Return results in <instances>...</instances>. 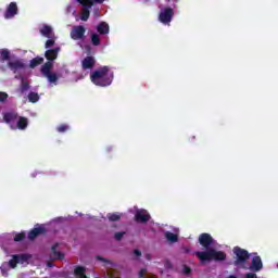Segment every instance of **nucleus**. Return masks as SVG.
Masks as SVG:
<instances>
[{
    "instance_id": "a878e982",
    "label": "nucleus",
    "mask_w": 278,
    "mask_h": 278,
    "mask_svg": "<svg viewBox=\"0 0 278 278\" xmlns=\"http://www.w3.org/2000/svg\"><path fill=\"white\" fill-rule=\"evenodd\" d=\"M165 238L166 240H168V242H173V243L179 242V236L170 231L165 232Z\"/></svg>"
},
{
    "instance_id": "49530a36",
    "label": "nucleus",
    "mask_w": 278,
    "mask_h": 278,
    "mask_svg": "<svg viewBox=\"0 0 278 278\" xmlns=\"http://www.w3.org/2000/svg\"><path fill=\"white\" fill-rule=\"evenodd\" d=\"M228 278H237L235 275L229 276Z\"/></svg>"
},
{
    "instance_id": "4c0bfd02",
    "label": "nucleus",
    "mask_w": 278,
    "mask_h": 278,
    "mask_svg": "<svg viewBox=\"0 0 278 278\" xmlns=\"http://www.w3.org/2000/svg\"><path fill=\"white\" fill-rule=\"evenodd\" d=\"M53 45H55V40H53V39H48V40L46 41L45 47H46L47 49H51V47H53Z\"/></svg>"
},
{
    "instance_id": "f3484780",
    "label": "nucleus",
    "mask_w": 278,
    "mask_h": 278,
    "mask_svg": "<svg viewBox=\"0 0 278 278\" xmlns=\"http://www.w3.org/2000/svg\"><path fill=\"white\" fill-rule=\"evenodd\" d=\"M97 31L101 36H105L108 34H110V25H108V23H105V22H101L97 26Z\"/></svg>"
},
{
    "instance_id": "393cba45",
    "label": "nucleus",
    "mask_w": 278,
    "mask_h": 278,
    "mask_svg": "<svg viewBox=\"0 0 278 278\" xmlns=\"http://www.w3.org/2000/svg\"><path fill=\"white\" fill-rule=\"evenodd\" d=\"M90 42L93 47H99V45H101V36L97 33H92L90 35Z\"/></svg>"
},
{
    "instance_id": "6e6552de",
    "label": "nucleus",
    "mask_w": 278,
    "mask_h": 278,
    "mask_svg": "<svg viewBox=\"0 0 278 278\" xmlns=\"http://www.w3.org/2000/svg\"><path fill=\"white\" fill-rule=\"evenodd\" d=\"M16 14H18V5L16 4V2H11L7 7V10L4 12V18H7V21L10 18H14Z\"/></svg>"
},
{
    "instance_id": "0eeeda50",
    "label": "nucleus",
    "mask_w": 278,
    "mask_h": 278,
    "mask_svg": "<svg viewBox=\"0 0 278 278\" xmlns=\"http://www.w3.org/2000/svg\"><path fill=\"white\" fill-rule=\"evenodd\" d=\"M8 67L10 68V71H12L13 73H18V71H25V68L27 67V65L25 64V62H23V60L17 59L15 61H9L8 62Z\"/></svg>"
},
{
    "instance_id": "7c9ffc66",
    "label": "nucleus",
    "mask_w": 278,
    "mask_h": 278,
    "mask_svg": "<svg viewBox=\"0 0 278 278\" xmlns=\"http://www.w3.org/2000/svg\"><path fill=\"white\" fill-rule=\"evenodd\" d=\"M46 77L48 78V81H50V84H55V81H58V74L50 72L49 74H46Z\"/></svg>"
},
{
    "instance_id": "c9c22d12",
    "label": "nucleus",
    "mask_w": 278,
    "mask_h": 278,
    "mask_svg": "<svg viewBox=\"0 0 278 278\" xmlns=\"http://www.w3.org/2000/svg\"><path fill=\"white\" fill-rule=\"evenodd\" d=\"M8 93L0 91V103H5V101H8Z\"/></svg>"
},
{
    "instance_id": "2eb2a0df",
    "label": "nucleus",
    "mask_w": 278,
    "mask_h": 278,
    "mask_svg": "<svg viewBox=\"0 0 278 278\" xmlns=\"http://www.w3.org/2000/svg\"><path fill=\"white\" fill-rule=\"evenodd\" d=\"M3 121L8 125H10V123H14V122L18 121V113H16V112L4 113L3 114Z\"/></svg>"
},
{
    "instance_id": "39448f33",
    "label": "nucleus",
    "mask_w": 278,
    "mask_h": 278,
    "mask_svg": "<svg viewBox=\"0 0 278 278\" xmlns=\"http://www.w3.org/2000/svg\"><path fill=\"white\" fill-rule=\"evenodd\" d=\"M86 36V27L83 25L74 26L71 30L72 40H83Z\"/></svg>"
},
{
    "instance_id": "58836bf2",
    "label": "nucleus",
    "mask_w": 278,
    "mask_h": 278,
    "mask_svg": "<svg viewBox=\"0 0 278 278\" xmlns=\"http://www.w3.org/2000/svg\"><path fill=\"white\" fill-rule=\"evenodd\" d=\"M96 260H98L99 262H104V264H110V260L103 257V256H96Z\"/></svg>"
},
{
    "instance_id": "a211bd4d",
    "label": "nucleus",
    "mask_w": 278,
    "mask_h": 278,
    "mask_svg": "<svg viewBox=\"0 0 278 278\" xmlns=\"http://www.w3.org/2000/svg\"><path fill=\"white\" fill-rule=\"evenodd\" d=\"M58 247H60V243H54L51 248L52 258L53 260H64V253L58 251Z\"/></svg>"
},
{
    "instance_id": "c756f323",
    "label": "nucleus",
    "mask_w": 278,
    "mask_h": 278,
    "mask_svg": "<svg viewBox=\"0 0 278 278\" xmlns=\"http://www.w3.org/2000/svg\"><path fill=\"white\" fill-rule=\"evenodd\" d=\"M17 256L18 264H25L29 260V255L27 254H15Z\"/></svg>"
},
{
    "instance_id": "b1692460",
    "label": "nucleus",
    "mask_w": 278,
    "mask_h": 278,
    "mask_svg": "<svg viewBox=\"0 0 278 278\" xmlns=\"http://www.w3.org/2000/svg\"><path fill=\"white\" fill-rule=\"evenodd\" d=\"M90 8L92 7L83 5L81 15H80L81 21H88V18H90Z\"/></svg>"
},
{
    "instance_id": "de8ad7c7",
    "label": "nucleus",
    "mask_w": 278,
    "mask_h": 278,
    "mask_svg": "<svg viewBox=\"0 0 278 278\" xmlns=\"http://www.w3.org/2000/svg\"><path fill=\"white\" fill-rule=\"evenodd\" d=\"M166 1L170 2V0H166Z\"/></svg>"
},
{
    "instance_id": "c85d7f7f",
    "label": "nucleus",
    "mask_w": 278,
    "mask_h": 278,
    "mask_svg": "<svg viewBox=\"0 0 278 278\" xmlns=\"http://www.w3.org/2000/svg\"><path fill=\"white\" fill-rule=\"evenodd\" d=\"M106 216L111 223H116V222L121 220L119 213H109Z\"/></svg>"
},
{
    "instance_id": "9b49d317",
    "label": "nucleus",
    "mask_w": 278,
    "mask_h": 278,
    "mask_svg": "<svg viewBox=\"0 0 278 278\" xmlns=\"http://www.w3.org/2000/svg\"><path fill=\"white\" fill-rule=\"evenodd\" d=\"M135 220L137 223H149V220H151V215H149L147 211H137Z\"/></svg>"
},
{
    "instance_id": "2f4dec72",
    "label": "nucleus",
    "mask_w": 278,
    "mask_h": 278,
    "mask_svg": "<svg viewBox=\"0 0 278 278\" xmlns=\"http://www.w3.org/2000/svg\"><path fill=\"white\" fill-rule=\"evenodd\" d=\"M17 264H18V256H16L15 254L13 255L12 260L9 261V266L10 268H16Z\"/></svg>"
},
{
    "instance_id": "473e14b6",
    "label": "nucleus",
    "mask_w": 278,
    "mask_h": 278,
    "mask_svg": "<svg viewBox=\"0 0 278 278\" xmlns=\"http://www.w3.org/2000/svg\"><path fill=\"white\" fill-rule=\"evenodd\" d=\"M14 242H23L25 240V232H20L13 238Z\"/></svg>"
},
{
    "instance_id": "7ed1b4c3",
    "label": "nucleus",
    "mask_w": 278,
    "mask_h": 278,
    "mask_svg": "<svg viewBox=\"0 0 278 278\" xmlns=\"http://www.w3.org/2000/svg\"><path fill=\"white\" fill-rule=\"evenodd\" d=\"M232 253H233V265L235 266H244V264H247L248 260H251V254L249 253V251L240 248V247H235L232 249Z\"/></svg>"
},
{
    "instance_id": "aec40b11",
    "label": "nucleus",
    "mask_w": 278,
    "mask_h": 278,
    "mask_svg": "<svg viewBox=\"0 0 278 278\" xmlns=\"http://www.w3.org/2000/svg\"><path fill=\"white\" fill-rule=\"evenodd\" d=\"M74 275L78 278H88V276H86V267L84 266H76L74 269Z\"/></svg>"
},
{
    "instance_id": "dca6fc26",
    "label": "nucleus",
    "mask_w": 278,
    "mask_h": 278,
    "mask_svg": "<svg viewBox=\"0 0 278 278\" xmlns=\"http://www.w3.org/2000/svg\"><path fill=\"white\" fill-rule=\"evenodd\" d=\"M17 124L14 129H20L21 131H24V129H27V126L29 125V119L27 117L20 116L17 117Z\"/></svg>"
},
{
    "instance_id": "cd10ccee",
    "label": "nucleus",
    "mask_w": 278,
    "mask_h": 278,
    "mask_svg": "<svg viewBox=\"0 0 278 278\" xmlns=\"http://www.w3.org/2000/svg\"><path fill=\"white\" fill-rule=\"evenodd\" d=\"M28 101L29 103H38V101H40V96L38 92L30 91L28 93Z\"/></svg>"
},
{
    "instance_id": "f704fd0d",
    "label": "nucleus",
    "mask_w": 278,
    "mask_h": 278,
    "mask_svg": "<svg viewBox=\"0 0 278 278\" xmlns=\"http://www.w3.org/2000/svg\"><path fill=\"white\" fill-rule=\"evenodd\" d=\"M125 231H119V232H115L114 235V239L117 240V242H121V240H123V237L125 236Z\"/></svg>"
},
{
    "instance_id": "5701e85b",
    "label": "nucleus",
    "mask_w": 278,
    "mask_h": 278,
    "mask_svg": "<svg viewBox=\"0 0 278 278\" xmlns=\"http://www.w3.org/2000/svg\"><path fill=\"white\" fill-rule=\"evenodd\" d=\"M80 5H88V8H92L94 3H103L105 0H76Z\"/></svg>"
},
{
    "instance_id": "bb28decb",
    "label": "nucleus",
    "mask_w": 278,
    "mask_h": 278,
    "mask_svg": "<svg viewBox=\"0 0 278 278\" xmlns=\"http://www.w3.org/2000/svg\"><path fill=\"white\" fill-rule=\"evenodd\" d=\"M10 60V50L0 49V62H8Z\"/></svg>"
},
{
    "instance_id": "f257e3e1",
    "label": "nucleus",
    "mask_w": 278,
    "mask_h": 278,
    "mask_svg": "<svg viewBox=\"0 0 278 278\" xmlns=\"http://www.w3.org/2000/svg\"><path fill=\"white\" fill-rule=\"evenodd\" d=\"M110 73V67L103 66L98 71H94L90 75V79L94 86H101L105 88L112 84V76L108 75Z\"/></svg>"
},
{
    "instance_id": "412c9836",
    "label": "nucleus",
    "mask_w": 278,
    "mask_h": 278,
    "mask_svg": "<svg viewBox=\"0 0 278 278\" xmlns=\"http://www.w3.org/2000/svg\"><path fill=\"white\" fill-rule=\"evenodd\" d=\"M41 36H45V38H51V34H53V28L49 25H43L42 28H40Z\"/></svg>"
},
{
    "instance_id": "1a4fd4ad",
    "label": "nucleus",
    "mask_w": 278,
    "mask_h": 278,
    "mask_svg": "<svg viewBox=\"0 0 278 278\" xmlns=\"http://www.w3.org/2000/svg\"><path fill=\"white\" fill-rule=\"evenodd\" d=\"M264 268V264L262 263V257L254 256L252 258V264L250 266V270H253L254 273H260Z\"/></svg>"
},
{
    "instance_id": "c03bdc74",
    "label": "nucleus",
    "mask_w": 278,
    "mask_h": 278,
    "mask_svg": "<svg viewBox=\"0 0 278 278\" xmlns=\"http://www.w3.org/2000/svg\"><path fill=\"white\" fill-rule=\"evenodd\" d=\"M1 273H2V277H8V270L2 269Z\"/></svg>"
},
{
    "instance_id": "79ce46f5",
    "label": "nucleus",
    "mask_w": 278,
    "mask_h": 278,
    "mask_svg": "<svg viewBox=\"0 0 278 278\" xmlns=\"http://www.w3.org/2000/svg\"><path fill=\"white\" fill-rule=\"evenodd\" d=\"M134 254L137 256V257H140L142 255V252H140V250H134Z\"/></svg>"
},
{
    "instance_id": "4468645a",
    "label": "nucleus",
    "mask_w": 278,
    "mask_h": 278,
    "mask_svg": "<svg viewBox=\"0 0 278 278\" xmlns=\"http://www.w3.org/2000/svg\"><path fill=\"white\" fill-rule=\"evenodd\" d=\"M30 88H31V86L29 85V81L25 80V78L22 77V81L17 89L20 97H23V94H25V92H28V90H30Z\"/></svg>"
},
{
    "instance_id": "9d476101",
    "label": "nucleus",
    "mask_w": 278,
    "mask_h": 278,
    "mask_svg": "<svg viewBox=\"0 0 278 278\" xmlns=\"http://www.w3.org/2000/svg\"><path fill=\"white\" fill-rule=\"evenodd\" d=\"M42 233H47V228L41 226L36 227L28 232V240H36Z\"/></svg>"
},
{
    "instance_id": "6ab92c4d",
    "label": "nucleus",
    "mask_w": 278,
    "mask_h": 278,
    "mask_svg": "<svg viewBox=\"0 0 278 278\" xmlns=\"http://www.w3.org/2000/svg\"><path fill=\"white\" fill-rule=\"evenodd\" d=\"M52 68H53V62L48 61V62H46V63L41 66L40 71H41L42 75L46 77V75H49V73H51V70H52Z\"/></svg>"
},
{
    "instance_id": "20e7f679",
    "label": "nucleus",
    "mask_w": 278,
    "mask_h": 278,
    "mask_svg": "<svg viewBox=\"0 0 278 278\" xmlns=\"http://www.w3.org/2000/svg\"><path fill=\"white\" fill-rule=\"evenodd\" d=\"M173 16H175V11L173 10V8L168 7L161 10L159 14V21L160 23H163V25H170Z\"/></svg>"
},
{
    "instance_id": "423d86ee",
    "label": "nucleus",
    "mask_w": 278,
    "mask_h": 278,
    "mask_svg": "<svg viewBox=\"0 0 278 278\" xmlns=\"http://www.w3.org/2000/svg\"><path fill=\"white\" fill-rule=\"evenodd\" d=\"M199 242H200L201 247H203L207 251V250H210L212 244H214V238H212V235H210L207 232H203L199 236Z\"/></svg>"
},
{
    "instance_id": "72a5a7b5",
    "label": "nucleus",
    "mask_w": 278,
    "mask_h": 278,
    "mask_svg": "<svg viewBox=\"0 0 278 278\" xmlns=\"http://www.w3.org/2000/svg\"><path fill=\"white\" fill-rule=\"evenodd\" d=\"M56 130L59 131V134H64V132L68 131V125H65V124L60 125V126H58Z\"/></svg>"
},
{
    "instance_id": "4be33fe9",
    "label": "nucleus",
    "mask_w": 278,
    "mask_h": 278,
    "mask_svg": "<svg viewBox=\"0 0 278 278\" xmlns=\"http://www.w3.org/2000/svg\"><path fill=\"white\" fill-rule=\"evenodd\" d=\"M45 63V58L42 56H36L33 60H30L29 68H36L37 66H40V64Z\"/></svg>"
},
{
    "instance_id": "ea45409f",
    "label": "nucleus",
    "mask_w": 278,
    "mask_h": 278,
    "mask_svg": "<svg viewBox=\"0 0 278 278\" xmlns=\"http://www.w3.org/2000/svg\"><path fill=\"white\" fill-rule=\"evenodd\" d=\"M144 275H147V268L140 269L139 273H138V277L139 278H144Z\"/></svg>"
},
{
    "instance_id": "e433bc0d",
    "label": "nucleus",
    "mask_w": 278,
    "mask_h": 278,
    "mask_svg": "<svg viewBox=\"0 0 278 278\" xmlns=\"http://www.w3.org/2000/svg\"><path fill=\"white\" fill-rule=\"evenodd\" d=\"M190 273H192V268H190L187 265H184L182 275H186L188 277V275H190Z\"/></svg>"
},
{
    "instance_id": "a19ab883",
    "label": "nucleus",
    "mask_w": 278,
    "mask_h": 278,
    "mask_svg": "<svg viewBox=\"0 0 278 278\" xmlns=\"http://www.w3.org/2000/svg\"><path fill=\"white\" fill-rule=\"evenodd\" d=\"M245 278H257V274H255V273H248V274H245Z\"/></svg>"
},
{
    "instance_id": "37998d69",
    "label": "nucleus",
    "mask_w": 278,
    "mask_h": 278,
    "mask_svg": "<svg viewBox=\"0 0 278 278\" xmlns=\"http://www.w3.org/2000/svg\"><path fill=\"white\" fill-rule=\"evenodd\" d=\"M182 251H184V253H190V248L184 247V248H182Z\"/></svg>"
},
{
    "instance_id": "a18cd8bd",
    "label": "nucleus",
    "mask_w": 278,
    "mask_h": 278,
    "mask_svg": "<svg viewBox=\"0 0 278 278\" xmlns=\"http://www.w3.org/2000/svg\"><path fill=\"white\" fill-rule=\"evenodd\" d=\"M147 260H151V254H148V255H147Z\"/></svg>"
},
{
    "instance_id": "ddd939ff",
    "label": "nucleus",
    "mask_w": 278,
    "mask_h": 278,
    "mask_svg": "<svg viewBox=\"0 0 278 278\" xmlns=\"http://www.w3.org/2000/svg\"><path fill=\"white\" fill-rule=\"evenodd\" d=\"M94 64H97L94 56H86L81 62V66H83L84 71L94 68Z\"/></svg>"
},
{
    "instance_id": "f8f14e48",
    "label": "nucleus",
    "mask_w": 278,
    "mask_h": 278,
    "mask_svg": "<svg viewBox=\"0 0 278 278\" xmlns=\"http://www.w3.org/2000/svg\"><path fill=\"white\" fill-rule=\"evenodd\" d=\"M60 53V48L49 49L45 52V58L48 62H53L58 60V54Z\"/></svg>"
},
{
    "instance_id": "f03ea898",
    "label": "nucleus",
    "mask_w": 278,
    "mask_h": 278,
    "mask_svg": "<svg viewBox=\"0 0 278 278\" xmlns=\"http://www.w3.org/2000/svg\"><path fill=\"white\" fill-rule=\"evenodd\" d=\"M195 255L201 262H225L227 260V254L223 251H217L211 248L203 252H195Z\"/></svg>"
}]
</instances>
